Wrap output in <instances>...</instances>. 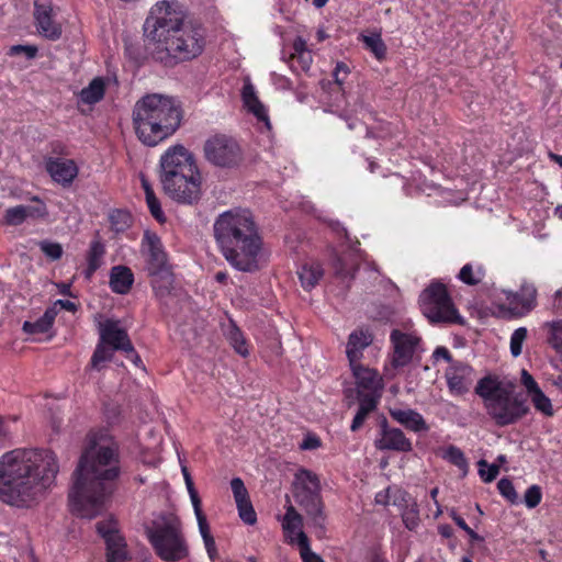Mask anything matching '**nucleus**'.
<instances>
[{
    "instance_id": "1",
    "label": "nucleus",
    "mask_w": 562,
    "mask_h": 562,
    "mask_svg": "<svg viewBox=\"0 0 562 562\" xmlns=\"http://www.w3.org/2000/svg\"><path fill=\"white\" fill-rule=\"evenodd\" d=\"M120 475L117 445L104 430L90 434L69 492L71 510L83 518L103 513Z\"/></svg>"
},
{
    "instance_id": "2",
    "label": "nucleus",
    "mask_w": 562,
    "mask_h": 562,
    "mask_svg": "<svg viewBox=\"0 0 562 562\" xmlns=\"http://www.w3.org/2000/svg\"><path fill=\"white\" fill-rule=\"evenodd\" d=\"M59 465L47 449L15 448L0 456V503L18 509L38 505L53 485Z\"/></svg>"
},
{
    "instance_id": "3",
    "label": "nucleus",
    "mask_w": 562,
    "mask_h": 562,
    "mask_svg": "<svg viewBox=\"0 0 562 562\" xmlns=\"http://www.w3.org/2000/svg\"><path fill=\"white\" fill-rule=\"evenodd\" d=\"M145 46L155 61L173 67L200 56L205 47L203 27L186 19L178 2H157L144 23Z\"/></svg>"
},
{
    "instance_id": "4",
    "label": "nucleus",
    "mask_w": 562,
    "mask_h": 562,
    "mask_svg": "<svg viewBox=\"0 0 562 562\" xmlns=\"http://www.w3.org/2000/svg\"><path fill=\"white\" fill-rule=\"evenodd\" d=\"M213 227L223 256L236 270L252 272L266 261L262 240L249 210L225 211L217 216Z\"/></svg>"
},
{
    "instance_id": "5",
    "label": "nucleus",
    "mask_w": 562,
    "mask_h": 562,
    "mask_svg": "<svg viewBox=\"0 0 562 562\" xmlns=\"http://www.w3.org/2000/svg\"><path fill=\"white\" fill-rule=\"evenodd\" d=\"M160 182L172 200L193 204L202 196L203 178L194 155L181 144L170 146L160 157Z\"/></svg>"
},
{
    "instance_id": "6",
    "label": "nucleus",
    "mask_w": 562,
    "mask_h": 562,
    "mask_svg": "<svg viewBox=\"0 0 562 562\" xmlns=\"http://www.w3.org/2000/svg\"><path fill=\"white\" fill-rule=\"evenodd\" d=\"M475 394L482 400L484 408L495 425L505 427L518 423L529 413V406L515 395L513 382L496 374L480 379Z\"/></svg>"
},
{
    "instance_id": "7",
    "label": "nucleus",
    "mask_w": 562,
    "mask_h": 562,
    "mask_svg": "<svg viewBox=\"0 0 562 562\" xmlns=\"http://www.w3.org/2000/svg\"><path fill=\"white\" fill-rule=\"evenodd\" d=\"M145 533L156 554L167 562H179L189 554L182 524L173 513L154 514L144 524Z\"/></svg>"
},
{
    "instance_id": "8",
    "label": "nucleus",
    "mask_w": 562,
    "mask_h": 562,
    "mask_svg": "<svg viewBox=\"0 0 562 562\" xmlns=\"http://www.w3.org/2000/svg\"><path fill=\"white\" fill-rule=\"evenodd\" d=\"M182 120V108H135L133 111L136 135L147 146H156L171 136Z\"/></svg>"
},
{
    "instance_id": "9",
    "label": "nucleus",
    "mask_w": 562,
    "mask_h": 562,
    "mask_svg": "<svg viewBox=\"0 0 562 562\" xmlns=\"http://www.w3.org/2000/svg\"><path fill=\"white\" fill-rule=\"evenodd\" d=\"M140 254L145 260V270L151 277V285L157 296L170 293L173 278L167 254L160 238L151 231H145L140 243Z\"/></svg>"
},
{
    "instance_id": "10",
    "label": "nucleus",
    "mask_w": 562,
    "mask_h": 562,
    "mask_svg": "<svg viewBox=\"0 0 562 562\" xmlns=\"http://www.w3.org/2000/svg\"><path fill=\"white\" fill-rule=\"evenodd\" d=\"M419 306L423 315L432 324L461 322L445 285L439 282H432L420 293Z\"/></svg>"
},
{
    "instance_id": "11",
    "label": "nucleus",
    "mask_w": 562,
    "mask_h": 562,
    "mask_svg": "<svg viewBox=\"0 0 562 562\" xmlns=\"http://www.w3.org/2000/svg\"><path fill=\"white\" fill-rule=\"evenodd\" d=\"M492 303L502 317H524L537 305V290L530 283L522 284L518 292L495 290L492 294Z\"/></svg>"
},
{
    "instance_id": "12",
    "label": "nucleus",
    "mask_w": 562,
    "mask_h": 562,
    "mask_svg": "<svg viewBox=\"0 0 562 562\" xmlns=\"http://www.w3.org/2000/svg\"><path fill=\"white\" fill-rule=\"evenodd\" d=\"M392 352L384 368L387 379L396 376L400 370L408 366L415 355L422 350L420 336L412 329L395 328L390 335Z\"/></svg>"
},
{
    "instance_id": "13",
    "label": "nucleus",
    "mask_w": 562,
    "mask_h": 562,
    "mask_svg": "<svg viewBox=\"0 0 562 562\" xmlns=\"http://www.w3.org/2000/svg\"><path fill=\"white\" fill-rule=\"evenodd\" d=\"M321 484L318 476L306 469H300L294 477V496L296 502L305 509L312 518L313 524L324 526L325 516L319 495Z\"/></svg>"
},
{
    "instance_id": "14",
    "label": "nucleus",
    "mask_w": 562,
    "mask_h": 562,
    "mask_svg": "<svg viewBox=\"0 0 562 562\" xmlns=\"http://www.w3.org/2000/svg\"><path fill=\"white\" fill-rule=\"evenodd\" d=\"M205 160L218 168L232 169L243 159V151L235 138L226 134H214L203 145Z\"/></svg>"
},
{
    "instance_id": "15",
    "label": "nucleus",
    "mask_w": 562,
    "mask_h": 562,
    "mask_svg": "<svg viewBox=\"0 0 562 562\" xmlns=\"http://www.w3.org/2000/svg\"><path fill=\"white\" fill-rule=\"evenodd\" d=\"M54 7L52 0L34 1V19L36 30L40 35L49 40L57 41L61 37V25L55 21Z\"/></svg>"
},
{
    "instance_id": "16",
    "label": "nucleus",
    "mask_w": 562,
    "mask_h": 562,
    "mask_svg": "<svg viewBox=\"0 0 562 562\" xmlns=\"http://www.w3.org/2000/svg\"><path fill=\"white\" fill-rule=\"evenodd\" d=\"M97 530L105 541L108 562H125L128 558L126 544L116 529L115 521L113 519L100 521Z\"/></svg>"
},
{
    "instance_id": "17",
    "label": "nucleus",
    "mask_w": 562,
    "mask_h": 562,
    "mask_svg": "<svg viewBox=\"0 0 562 562\" xmlns=\"http://www.w3.org/2000/svg\"><path fill=\"white\" fill-rule=\"evenodd\" d=\"M359 393V397H374L379 402L383 389L382 376L361 363L350 366Z\"/></svg>"
},
{
    "instance_id": "18",
    "label": "nucleus",
    "mask_w": 562,
    "mask_h": 562,
    "mask_svg": "<svg viewBox=\"0 0 562 562\" xmlns=\"http://www.w3.org/2000/svg\"><path fill=\"white\" fill-rule=\"evenodd\" d=\"M475 379L473 368L463 362L452 363L446 371L449 391L454 395L467 393Z\"/></svg>"
},
{
    "instance_id": "19",
    "label": "nucleus",
    "mask_w": 562,
    "mask_h": 562,
    "mask_svg": "<svg viewBox=\"0 0 562 562\" xmlns=\"http://www.w3.org/2000/svg\"><path fill=\"white\" fill-rule=\"evenodd\" d=\"M100 339L114 350L132 352L133 346L126 331L120 326L117 321L105 319L98 325Z\"/></svg>"
},
{
    "instance_id": "20",
    "label": "nucleus",
    "mask_w": 562,
    "mask_h": 562,
    "mask_svg": "<svg viewBox=\"0 0 562 562\" xmlns=\"http://www.w3.org/2000/svg\"><path fill=\"white\" fill-rule=\"evenodd\" d=\"M520 382L526 390L535 409L546 417L554 415V408L551 400L543 393L533 376L527 371H521Z\"/></svg>"
},
{
    "instance_id": "21",
    "label": "nucleus",
    "mask_w": 562,
    "mask_h": 562,
    "mask_svg": "<svg viewBox=\"0 0 562 562\" xmlns=\"http://www.w3.org/2000/svg\"><path fill=\"white\" fill-rule=\"evenodd\" d=\"M46 214L45 204L40 200H34L33 204L8 207L3 215V223L9 226H18L30 218L44 217Z\"/></svg>"
},
{
    "instance_id": "22",
    "label": "nucleus",
    "mask_w": 562,
    "mask_h": 562,
    "mask_svg": "<svg viewBox=\"0 0 562 562\" xmlns=\"http://www.w3.org/2000/svg\"><path fill=\"white\" fill-rule=\"evenodd\" d=\"M46 170L50 178L63 187L70 186L79 172L77 164L66 158H49L46 161Z\"/></svg>"
},
{
    "instance_id": "23",
    "label": "nucleus",
    "mask_w": 562,
    "mask_h": 562,
    "mask_svg": "<svg viewBox=\"0 0 562 562\" xmlns=\"http://www.w3.org/2000/svg\"><path fill=\"white\" fill-rule=\"evenodd\" d=\"M280 521L284 538L290 544L299 546L307 540V537L303 531V518L293 505L289 504L285 507V514L282 516Z\"/></svg>"
},
{
    "instance_id": "24",
    "label": "nucleus",
    "mask_w": 562,
    "mask_h": 562,
    "mask_svg": "<svg viewBox=\"0 0 562 562\" xmlns=\"http://www.w3.org/2000/svg\"><path fill=\"white\" fill-rule=\"evenodd\" d=\"M373 335L368 328H357L352 330L346 344V356L349 366L360 363L363 351L372 344Z\"/></svg>"
},
{
    "instance_id": "25",
    "label": "nucleus",
    "mask_w": 562,
    "mask_h": 562,
    "mask_svg": "<svg viewBox=\"0 0 562 562\" xmlns=\"http://www.w3.org/2000/svg\"><path fill=\"white\" fill-rule=\"evenodd\" d=\"M391 417L406 429L414 432L428 431L429 426L417 411L408 407H392L389 409Z\"/></svg>"
},
{
    "instance_id": "26",
    "label": "nucleus",
    "mask_w": 562,
    "mask_h": 562,
    "mask_svg": "<svg viewBox=\"0 0 562 562\" xmlns=\"http://www.w3.org/2000/svg\"><path fill=\"white\" fill-rule=\"evenodd\" d=\"M376 447L381 450L409 451L412 442L406 438L404 432L398 428L382 427V436L376 442Z\"/></svg>"
},
{
    "instance_id": "27",
    "label": "nucleus",
    "mask_w": 562,
    "mask_h": 562,
    "mask_svg": "<svg viewBox=\"0 0 562 562\" xmlns=\"http://www.w3.org/2000/svg\"><path fill=\"white\" fill-rule=\"evenodd\" d=\"M134 282V276L130 268L125 266H115L110 272V286L113 292L125 294L130 291Z\"/></svg>"
},
{
    "instance_id": "28",
    "label": "nucleus",
    "mask_w": 562,
    "mask_h": 562,
    "mask_svg": "<svg viewBox=\"0 0 562 562\" xmlns=\"http://www.w3.org/2000/svg\"><path fill=\"white\" fill-rule=\"evenodd\" d=\"M324 270L317 261L308 260L297 269V276L304 290L310 291L318 283Z\"/></svg>"
},
{
    "instance_id": "29",
    "label": "nucleus",
    "mask_w": 562,
    "mask_h": 562,
    "mask_svg": "<svg viewBox=\"0 0 562 562\" xmlns=\"http://www.w3.org/2000/svg\"><path fill=\"white\" fill-rule=\"evenodd\" d=\"M416 188L422 193H425L429 196L431 195H438L442 199L443 202L447 203H459L460 201L465 200V196L463 193H460L458 196H454L451 190L443 189L440 186H437L434 182H429L424 180L420 183L416 184Z\"/></svg>"
},
{
    "instance_id": "30",
    "label": "nucleus",
    "mask_w": 562,
    "mask_h": 562,
    "mask_svg": "<svg viewBox=\"0 0 562 562\" xmlns=\"http://www.w3.org/2000/svg\"><path fill=\"white\" fill-rule=\"evenodd\" d=\"M56 317V307H48L42 317L35 322H24L23 330L30 335L46 334Z\"/></svg>"
},
{
    "instance_id": "31",
    "label": "nucleus",
    "mask_w": 562,
    "mask_h": 562,
    "mask_svg": "<svg viewBox=\"0 0 562 562\" xmlns=\"http://www.w3.org/2000/svg\"><path fill=\"white\" fill-rule=\"evenodd\" d=\"M105 93V80L102 77H95L88 87L83 88L80 93V100L86 104H94L102 100Z\"/></svg>"
},
{
    "instance_id": "32",
    "label": "nucleus",
    "mask_w": 562,
    "mask_h": 562,
    "mask_svg": "<svg viewBox=\"0 0 562 562\" xmlns=\"http://www.w3.org/2000/svg\"><path fill=\"white\" fill-rule=\"evenodd\" d=\"M457 277L464 284L476 285L485 278V268L479 262H469L460 269Z\"/></svg>"
},
{
    "instance_id": "33",
    "label": "nucleus",
    "mask_w": 562,
    "mask_h": 562,
    "mask_svg": "<svg viewBox=\"0 0 562 562\" xmlns=\"http://www.w3.org/2000/svg\"><path fill=\"white\" fill-rule=\"evenodd\" d=\"M104 254V245L99 239L92 240L87 256L88 267L86 273L88 278L103 265Z\"/></svg>"
},
{
    "instance_id": "34",
    "label": "nucleus",
    "mask_w": 562,
    "mask_h": 562,
    "mask_svg": "<svg viewBox=\"0 0 562 562\" xmlns=\"http://www.w3.org/2000/svg\"><path fill=\"white\" fill-rule=\"evenodd\" d=\"M547 342L560 356H562V318L547 322Z\"/></svg>"
},
{
    "instance_id": "35",
    "label": "nucleus",
    "mask_w": 562,
    "mask_h": 562,
    "mask_svg": "<svg viewBox=\"0 0 562 562\" xmlns=\"http://www.w3.org/2000/svg\"><path fill=\"white\" fill-rule=\"evenodd\" d=\"M226 338L238 355L241 357H247L249 355L247 341L243 333L234 324H231L227 328Z\"/></svg>"
},
{
    "instance_id": "36",
    "label": "nucleus",
    "mask_w": 562,
    "mask_h": 562,
    "mask_svg": "<svg viewBox=\"0 0 562 562\" xmlns=\"http://www.w3.org/2000/svg\"><path fill=\"white\" fill-rule=\"evenodd\" d=\"M379 402L374 397H359V409L352 420L351 430L356 431L361 427L367 416L375 409Z\"/></svg>"
},
{
    "instance_id": "37",
    "label": "nucleus",
    "mask_w": 562,
    "mask_h": 562,
    "mask_svg": "<svg viewBox=\"0 0 562 562\" xmlns=\"http://www.w3.org/2000/svg\"><path fill=\"white\" fill-rule=\"evenodd\" d=\"M196 521H198L199 531L203 539L206 552H207L210 559L214 560L217 554V551H216L215 541L211 535L210 526L207 524L205 515L198 517Z\"/></svg>"
},
{
    "instance_id": "38",
    "label": "nucleus",
    "mask_w": 562,
    "mask_h": 562,
    "mask_svg": "<svg viewBox=\"0 0 562 562\" xmlns=\"http://www.w3.org/2000/svg\"><path fill=\"white\" fill-rule=\"evenodd\" d=\"M111 228L116 233L125 232L132 224V215L124 210H114L109 214Z\"/></svg>"
},
{
    "instance_id": "39",
    "label": "nucleus",
    "mask_w": 562,
    "mask_h": 562,
    "mask_svg": "<svg viewBox=\"0 0 562 562\" xmlns=\"http://www.w3.org/2000/svg\"><path fill=\"white\" fill-rule=\"evenodd\" d=\"M361 38L366 47L370 49L378 59L381 60L385 57L386 45L380 34L362 35Z\"/></svg>"
},
{
    "instance_id": "40",
    "label": "nucleus",
    "mask_w": 562,
    "mask_h": 562,
    "mask_svg": "<svg viewBox=\"0 0 562 562\" xmlns=\"http://www.w3.org/2000/svg\"><path fill=\"white\" fill-rule=\"evenodd\" d=\"M442 458L453 465L458 467L460 470L465 471L468 468V461L464 457V453L456 446H448L442 450Z\"/></svg>"
},
{
    "instance_id": "41",
    "label": "nucleus",
    "mask_w": 562,
    "mask_h": 562,
    "mask_svg": "<svg viewBox=\"0 0 562 562\" xmlns=\"http://www.w3.org/2000/svg\"><path fill=\"white\" fill-rule=\"evenodd\" d=\"M528 337V330L526 327H519L513 331L509 340L510 355L517 358L522 352V346Z\"/></svg>"
},
{
    "instance_id": "42",
    "label": "nucleus",
    "mask_w": 562,
    "mask_h": 562,
    "mask_svg": "<svg viewBox=\"0 0 562 562\" xmlns=\"http://www.w3.org/2000/svg\"><path fill=\"white\" fill-rule=\"evenodd\" d=\"M247 115L249 119L255 120L260 131H270L271 122L267 108H247Z\"/></svg>"
},
{
    "instance_id": "43",
    "label": "nucleus",
    "mask_w": 562,
    "mask_h": 562,
    "mask_svg": "<svg viewBox=\"0 0 562 562\" xmlns=\"http://www.w3.org/2000/svg\"><path fill=\"white\" fill-rule=\"evenodd\" d=\"M111 349L112 348L109 345L102 342V340L100 339V342L98 344L91 359L92 368L99 370L102 363L109 361L112 358Z\"/></svg>"
},
{
    "instance_id": "44",
    "label": "nucleus",
    "mask_w": 562,
    "mask_h": 562,
    "mask_svg": "<svg viewBox=\"0 0 562 562\" xmlns=\"http://www.w3.org/2000/svg\"><path fill=\"white\" fill-rule=\"evenodd\" d=\"M175 99L172 97L160 94V93H150L142 97L135 105H173Z\"/></svg>"
},
{
    "instance_id": "45",
    "label": "nucleus",
    "mask_w": 562,
    "mask_h": 562,
    "mask_svg": "<svg viewBox=\"0 0 562 562\" xmlns=\"http://www.w3.org/2000/svg\"><path fill=\"white\" fill-rule=\"evenodd\" d=\"M402 519L405 527L409 530L417 528L419 522L418 508L416 503H412L402 512Z\"/></svg>"
},
{
    "instance_id": "46",
    "label": "nucleus",
    "mask_w": 562,
    "mask_h": 562,
    "mask_svg": "<svg viewBox=\"0 0 562 562\" xmlns=\"http://www.w3.org/2000/svg\"><path fill=\"white\" fill-rule=\"evenodd\" d=\"M238 515L240 519L247 525H254L257 521L256 512L251 505L250 499L241 503H236Z\"/></svg>"
},
{
    "instance_id": "47",
    "label": "nucleus",
    "mask_w": 562,
    "mask_h": 562,
    "mask_svg": "<svg viewBox=\"0 0 562 562\" xmlns=\"http://www.w3.org/2000/svg\"><path fill=\"white\" fill-rule=\"evenodd\" d=\"M477 465L479 475L486 483L492 482L498 475L499 468L497 464H490L485 460H480Z\"/></svg>"
},
{
    "instance_id": "48",
    "label": "nucleus",
    "mask_w": 562,
    "mask_h": 562,
    "mask_svg": "<svg viewBox=\"0 0 562 562\" xmlns=\"http://www.w3.org/2000/svg\"><path fill=\"white\" fill-rule=\"evenodd\" d=\"M244 105H262L256 94L255 87L249 79H246L241 89Z\"/></svg>"
},
{
    "instance_id": "49",
    "label": "nucleus",
    "mask_w": 562,
    "mask_h": 562,
    "mask_svg": "<svg viewBox=\"0 0 562 562\" xmlns=\"http://www.w3.org/2000/svg\"><path fill=\"white\" fill-rule=\"evenodd\" d=\"M231 488H232V492H233V495H234V498H235V502L236 503H241V502H245V501H249V495H248V491L243 482L241 479L239 477H234L232 481H231Z\"/></svg>"
},
{
    "instance_id": "50",
    "label": "nucleus",
    "mask_w": 562,
    "mask_h": 562,
    "mask_svg": "<svg viewBox=\"0 0 562 562\" xmlns=\"http://www.w3.org/2000/svg\"><path fill=\"white\" fill-rule=\"evenodd\" d=\"M542 499L541 488L538 485H531L525 493V504L528 508H535Z\"/></svg>"
},
{
    "instance_id": "51",
    "label": "nucleus",
    "mask_w": 562,
    "mask_h": 562,
    "mask_svg": "<svg viewBox=\"0 0 562 562\" xmlns=\"http://www.w3.org/2000/svg\"><path fill=\"white\" fill-rule=\"evenodd\" d=\"M391 504L398 508H403L407 507L412 503L405 491L397 487H391Z\"/></svg>"
},
{
    "instance_id": "52",
    "label": "nucleus",
    "mask_w": 562,
    "mask_h": 562,
    "mask_svg": "<svg viewBox=\"0 0 562 562\" xmlns=\"http://www.w3.org/2000/svg\"><path fill=\"white\" fill-rule=\"evenodd\" d=\"M41 250L52 260H57L63 255V247L58 243L42 241Z\"/></svg>"
},
{
    "instance_id": "53",
    "label": "nucleus",
    "mask_w": 562,
    "mask_h": 562,
    "mask_svg": "<svg viewBox=\"0 0 562 562\" xmlns=\"http://www.w3.org/2000/svg\"><path fill=\"white\" fill-rule=\"evenodd\" d=\"M499 493L507 498L509 502L515 503L517 501V493L513 483L507 479H502L497 483Z\"/></svg>"
},
{
    "instance_id": "54",
    "label": "nucleus",
    "mask_w": 562,
    "mask_h": 562,
    "mask_svg": "<svg viewBox=\"0 0 562 562\" xmlns=\"http://www.w3.org/2000/svg\"><path fill=\"white\" fill-rule=\"evenodd\" d=\"M297 547L303 562H323L322 558L311 550L308 539L300 543Z\"/></svg>"
},
{
    "instance_id": "55",
    "label": "nucleus",
    "mask_w": 562,
    "mask_h": 562,
    "mask_svg": "<svg viewBox=\"0 0 562 562\" xmlns=\"http://www.w3.org/2000/svg\"><path fill=\"white\" fill-rule=\"evenodd\" d=\"M24 54L27 59H33L37 54V47L34 45H13L9 49L10 56Z\"/></svg>"
},
{
    "instance_id": "56",
    "label": "nucleus",
    "mask_w": 562,
    "mask_h": 562,
    "mask_svg": "<svg viewBox=\"0 0 562 562\" xmlns=\"http://www.w3.org/2000/svg\"><path fill=\"white\" fill-rule=\"evenodd\" d=\"M148 209L151 213V215L160 223L165 222V214L161 210L159 200L156 198V195H150L146 199Z\"/></svg>"
},
{
    "instance_id": "57",
    "label": "nucleus",
    "mask_w": 562,
    "mask_h": 562,
    "mask_svg": "<svg viewBox=\"0 0 562 562\" xmlns=\"http://www.w3.org/2000/svg\"><path fill=\"white\" fill-rule=\"evenodd\" d=\"M292 57H306V63H312L311 53L307 50L306 42L302 37H297L293 43Z\"/></svg>"
},
{
    "instance_id": "58",
    "label": "nucleus",
    "mask_w": 562,
    "mask_h": 562,
    "mask_svg": "<svg viewBox=\"0 0 562 562\" xmlns=\"http://www.w3.org/2000/svg\"><path fill=\"white\" fill-rule=\"evenodd\" d=\"M321 447V439L313 434H307L300 443L302 450H315Z\"/></svg>"
},
{
    "instance_id": "59",
    "label": "nucleus",
    "mask_w": 562,
    "mask_h": 562,
    "mask_svg": "<svg viewBox=\"0 0 562 562\" xmlns=\"http://www.w3.org/2000/svg\"><path fill=\"white\" fill-rule=\"evenodd\" d=\"M334 268H335L336 274L339 277L346 278V277L351 276L352 267H348L347 263L345 262V259H342V258L336 259V261L334 262Z\"/></svg>"
},
{
    "instance_id": "60",
    "label": "nucleus",
    "mask_w": 562,
    "mask_h": 562,
    "mask_svg": "<svg viewBox=\"0 0 562 562\" xmlns=\"http://www.w3.org/2000/svg\"><path fill=\"white\" fill-rule=\"evenodd\" d=\"M188 493H189L190 501H191V504H192V507L194 510L195 518L203 516L204 514L202 512L201 498H200L196 490L188 492Z\"/></svg>"
},
{
    "instance_id": "61",
    "label": "nucleus",
    "mask_w": 562,
    "mask_h": 562,
    "mask_svg": "<svg viewBox=\"0 0 562 562\" xmlns=\"http://www.w3.org/2000/svg\"><path fill=\"white\" fill-rule=\"evenodd\" d=\"M348 72V67L342 64V63H338L335 67V70H334V78H335V81L338 83V85H341L344 79H345V76L347 75Z\"/></svg>"
},
{
    "instance_id": "62",
    "label": "nucleus",
    "mask_w": 562,
    "mask_h": 562,
    "mask_svg": "<svg viewBox=\"0 0 562 562\" xmlns=\"http://www.w3.org/2000/svg\"><path fill=\"white\" fill-rule=\"evenodd\" d=\"M50 307H56V314L59 310L64 308L69 312H74L76 310V304L69 300H57Z\"/></svg>"
},
{
    "instance_id": "63",
    "label": "nucleus",
    "mask_w": 562,
    "mask_h": 562,
    "mask_svg": "<svg viewBox=\"0 0 562 562\" xmlns=\"http://www.w3.org/2000/svg\"><path fill=\"white\" fill-rule=\"evenodd\" d=\"M432 358L435 361L445 360L450 361L451 355L446 347H437L432 352Z\"/></svg>"
},
{
    "instance_id": "64",
    "label": "nucleus",
    "mask_w": 562,
    "mask_h": 562,
    "mask_svg": "<svg viewBox=\"0 0 562 562\" xmlns=\"http://www.w3.org/2000/svg\"><path fill=\"white\" fill-rule=\"evenodd\" d=\"M546 379L553 387L562 393V370L557 374H548Z\"/></svg>"
}]
</instances>
